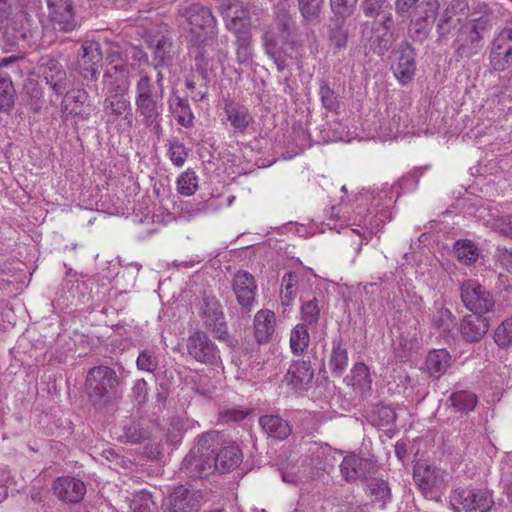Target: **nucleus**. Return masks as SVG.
<instances>
[{"label":"nucleus","instance_id":"obj_40","mask_svg":"<svg viewBox=\"0 0 512 512\" xmlns=\"http://www.w3.org/2000/svg\"><path fill=\"white\" fill-rule=\"evenodd\" d=\"M449 400L453 408L460 413H468L477 405V396L466 390L457 391L451 394Z\"/></svg>","mask_w":512,"mask_h":512},{"label":"nucleus","instance_id":"obj_64","mask_svg":"<svg viewBox=\"0 0 512 512\" xmlns=\"http://www.w3.org/2000/svg\"><path fill=\"white\" fill-rule=\"evenodd\" d=\"M133 395L138 404L144 403L147 399L148 385L144 379H138L133 386Z\"/></svg>","mask_w":512,"mask_h":512},{"label":"nucleus","instance_id":"obj_59","mask_svg":"<svg viewBox=\"0 0 512 512\" xmlns=\"http://www.w3.org/2000/svg\"><path fill=\"white\" fill-rule=\"evenodd\" d=\"M323 0H299V9L306 19H314L320 13Z\"/></svg>","mask_w":512,"mask_h":512},{"label":"nucleus","instance_id":"obj_39","mask_svg":"<svg viewBox=\"0 0 512 512\" xmlns=\"http://www.w3.org/2000/svg\"><path fill=\"white\" fill-rule=\"evenodd\" d=\"M345 23L346 20L341 18H331L330 20L329 39L331 44L337 49H342L347 44L348 29Z\"/></svg>","mask_w":512,"mask_h":512},{"label":"nucleus","instance_id":"obj_19","mask_svg":"<svg viewBox=\"0 0 512 512\" xmlns=\"http://www.w3.org/2000/svg\"><path fill=\"white\" fill-rule=\"evenodd\" d=\"M201 317L207 328L212 329L219 339L228 336L222 306L215 297L205 296L201 307Z\"/></svg>","mask_w":512,"mask_h":512},{"label":"nucleus","instance_id":"obj_4","mask_svg":"<svg viewBox=\"0 0 512 512\" xmlns=\"http://www.w3.org/2000/svg\"><path fill=\"white\" fill-rule=\"evenodd\" d=\"M178 13L185 19L190 33L197 42L205 43L217 35V20L210 8L200 3H192L180 7Z\"/></svg>","mask_w":512,"mask_h":512},{"label":"nucleus","instance_id":"obj_9","mask_svg":"<svg viewBox=\"0 0 512 512\" xmlns=\"http://www.w3.org/2000/svg\"><path fill=\"white\" fill-rule=\"evenodd\" d=\"M448 478L449 474L446 470L425 461H418L414 465L413 479L426 497L444 489Z\"/></svg>","mask_w":512,"mask_h":512},{"label":"nucleus","instance_id":"obj_56","mask_svg":"<svg viewBox=\"0 0 512 512\" xmlns=\"http://www.w3.org/2000/svg\"><path fill=\"white\" fill-rule=\"evenodd\" d=\"M188 428V423L185 419L181 417H173L170 421L168 428V438L169 440L176 444L184 434V432Z\"/></svg>","mask_w":512,"mask_h":512},{"label":"nucleus","instance_id":"obj_1","mask_svg":"<svg viewBox=\"0 0 512 512\" xmlns=\"http://www.w3.org/2000/svg\"><path fill=\"white\" fill-rule=\"evenodd\" d=\"M491 21L486 16L470 19L455 33L452 47L457 60H468L484 48L485 35L490 31Z\"/></svg>","mask_w":512,"mask_h":512},{"label":"nucleus","instance_id":"obj_22","mask_svg":"<svg viewBox=\"0 0 512 512\" xmlns=\"http://www.w3.org/2000/svg\"><path fill=\"white\" fill-rule=\"evenodd\" d=\"M54 495L66 503L80 502L86 493V485L83 481L71 477H58L52 486Z\"/></svg>","mask_w":512,"mask_h":512},{"label":"nucleus","instance_id":"obj_25","mask_svg":"<svg viewBox=\"0 0 512 512\" xmlns=\"http://www.w3.org/2000/svg\"><path fill=\"white\" fill-rule=\"evenodd\" d=\"M489 327L488 318L473 313L462 318L459 331L465 342L477 343L487 334Z\"/></svg>","mask_w":512,"mask_h":512},{"label":"nucleus","instance_id":"obj_14","mask_svg":"<svg viewBox=\"0 0 512 512\" xmlns=\"http://www.w3.org/2000/svg\"><path fill=\"white\" fill-rule=\"evenodd\" d=\"M231 285L237 303L245 313H249L256 300L257 284L254 276L239 270L234 274Z\"/></svg>","mask_w":512,"mask_h":512},{"label":"nucleus","instance_id":"obj_13","mask_svg":"<svg viewBox=\"0 0 512 512\" xmlns=\"http://www.w3.org/2000/svg\"><path fill=\"white\" fill-rule=\"evenodd\" d=\"M28 21V14L24 11L14 13L10 0H0V29L6 36L14 40H25L27 29L23 21Z\"/></svg>","mask_w":512,"mask_h":512},{"label":"nucleus","instance_id":"obj_20","mask_svg":"<svg viewBox=\"0 0 512 512\" xmlns=\"http://www.w3.org/2000/svg\"><path fill=\"white\" fill-rule=\"evenodd\" d=\"M440 4L438 0H423L413 10L411 31L420 38L427 37L430 24L435 19Z\"/></svg>","mask_w":512,"mask_h":512},{"label":"nucleus","instance_id":"obj_10","mask_svg":"<svg viewBox=\"0 0 512 512\" xmlns=\"http://www.w3.org/2000/svg\"><path fill=\"white\" fill-rule=\"evenodd\" d=\"M103 78L106 94H128L130 87V66L125 63L119 55H110L109 67Z\"/></svg>","mask_w":512,"mask_h":512},{"label":"nucleus","instance_id":"obj_21","mask_svg":"<svg viewBox=\"0 0 512 512\" xmlns=\"http://www.w3.org/2000/svg\"><path fill=\"white\" fill-rule=\"evenodd\" d=\"M135 106L136 112L142 117L143 125L159 135L162 131L163 100L135 98Z\"/></svg>","mask_w":512,"mask_h":512},{"label":"nucleus","instance_id":"obj_41","mask_svg":"<svg viewBox=\"0 0 512 512\" xmlns=\"http://www.w3.org/2000/svg\"><path fill=\"white\" fill-rule=\"evenodd\" d=\"M310 342V336L305 324H297L290 334V348L295 355L306 352Z\"/></svg>","mask_w":512,"mask_h":512},{"label":"nucleus","instance_id":"obj_8","mask_svg":"<svg viewBox=\"0 0 512 512\" xmlns=\"http://www.w3.org/2000/svg\"><path fill=\"white\" fill-rule=\"evenodd\" d=\"M464 306L476 315L492 312L495 307L493 294L476 280H466L460 286Z\"/></svg>","mask_w":512,"mask_h":512},{"label":"nucleus","instance_id":"obj_51","mask_svg":"<svg viewBox=\"0 0 512 512\" xmlns=\"http://www.w3.org/2000/svg\"><path fill=\"white\" fill-rule=\"evenodd\" d=\"M130 507L133 512H157V506L153 501L151 494L147 492H140L137 494L133 498Z\"/></svg>","mask_w":512,"mask_h":512},{"label":"nucleus","instance_id":"obj_38","mask_svg":"<svg viewBox=\"0 0 512 512\" xmlns=\"http://www.w3.org/2000/svg\"><path fill=\"white\" fill-rule=\"evenodd\" d=\"M350 384L353 389L360 394H364L371 389L372 380L369 368L364 363H356L353 366L351 370Z\"/></svg>","mask_w":512,"mask_h":512},{"label":"nucleus","instance_id":"obj_27","mask_svg":"<svg viewBox=\"0 0 512 512\" xmlns=\"http://www.w3.org/2000/svg\"><path fill=\"white\" fill-rule=\"evenodd\" d=\"M340 469L343 477L347 481L352 482L365 477L367 474L373 473L375 465L369 459L351 454L344 457Z\"/></svg>","mask_w":512,"mask_h":512},{"label":"nucleus","instance_id":"obj_12","mask_svg":"<svg viewBox=\"0 0 512 512\" xmlns=\"http://www.w3.org/2000/svg\"><path fill=\"white\" fill-rule=\"evenodd\" d=\"M469 7L465 0H452L443 11L438 24L437 31L440 37H447L452 32L469 22Z\"/></svg>","mask_w":512,"mask_h":512},{"label":"nucleus","instance_id":"obj_50","mask_svg":"<svg viewBox=\"0 0 512 512\" xmlns=\"http://www.w3.org/2000/svg\"><path fill=\"white\" fill-rule=\"evenodd\" d=\"M496 97L503 106L512 102V72L499 78Z\"/></svg>","mask_w":512,"mask_h":512},{"label":"nucleus","instance_id":"obj_47","mask_svg":"<svg viewBox=\"0 0 512 512\" xmlns=\"http://www.w3.org/2000/svg\"><path fill=\"white\" fill-rule=\"evenodd\" d=\"M494 341L500 348H508L512 345V316L495 329Z\"/></svg>","mask_w":512,"mask_h":512},{"label":"nucleus","instance_id":"obj_37","mask_svg":"<svg viewBox=\"0 0 512 512\" xmlns=\"http://www.w3.org/2000/svg\"><path fill=\"white\" fill-rule=\"evenodd\" d=\"M169 108L179 125L185 128L193 126L194 115L186 99L179 96H171Z\"/></svg>","mask_w":512,"mask_h":512},{"label":"nucleus","instance_id":"obj_43","mask_svg":"<svg viewBox=\"0 0 512 512\" xmlns=\"http://www.w3.org/2000/svg\"><path fill=\"white\" fill-rule=\"evenodd\" d=\"M224 24L226 29L236 36L251 34V16L248 8L243 9L240 16L227 19Z\"/></svg>","mask_w":512,"mask_h":512},{"label":"nucleus","instance_id":"obj_35","mask_svg":"<svg viewBox=\"0 0 512 512\" xmlns=\"http://www.w3.org/2000/svg\"><path fill=\"white\" fill-rule=\"evenodd\" d=\"M225 113L231 126L241 133H243L252 122V117L248 110L244 106L234 104L233 102L226 104Z\"/></svg>","mask_w":512,"mask_h":512},{"label":"nucleus","instance_id":"obj_5","mask_svg":"<svg viewBox=\"0 0 512 512\" xmlns=\"http://www.w3.org/2000/svg\"><path fill=\"white\" fill-rule=\"evenodd\" d=\"M119 385V378L114 369L108 366H97L89 370L86 378V389L93 401L110 399Z\"/></svg>","mask_w":512,"mask_h":512},{"label":"nucleus","instance_id":"obj_23","mask_svg":"<svg viewBox=\"0 0 512 512\" xmlns=\"http://www.w3.org/2000/svg\"><path fill=\"white\" fill-rule=\"evenodd\" d=\"M41 74L57 95H62L67 89V74L62 65L55 59L42 58L40 65Z\"/></svg>","mask_w":512,"mask_h":512},{"label":"nucleus","instance_id":"obj_46","mask_svg":"<svg viewBox=\"0 0 512 512\" xmlns=\"http://www.w3.org/2000/svg\"><path fill=\"white\" fill-rule=\"evenodd\" d=\"M15 89L10 78L0 75V111H8L14 103Z\"/></svg>","mask_w":512,"mask_h":512},{"label":"nucleus","instance_id":"obj_24","mask_svg":"<svg viewBox=\"0 0 512 512\" xmlns=\"http://www.w3.org/2000/svg\"><path fill=\"white\" fill-rule=\"evenodd\" d=\"M165 88L163 84V75L158 72L154 79L147 72L141 71L135 85V98L142 100H163Z\"/></svg>","mask_w":512,"mask_h":512},{"label":"nucleus","instance_id":"obj_6","mask_svg":"<svg viewBox=\"0 0 512 512\" xmlns=\"http://www.w3.org/2000/svg\"><path fill=\"white\" fill-rule=\"evenodd\" d=\"M454 509L464 512H489L494 505L492 493L485 488H458L450 497Z\"/></svg>","mask_w":512,"mask_h":512},{"label":"nucleus","instance_id":"obj_49","mask_svg":"<svg viewBox=\"0 0 512 512\" xmlns=\"http://www.w3.org/2000/svg\"><path fill=\"white\" fill-rule=\"evenodd\" d=\"M332 18H341L346 20L356 9L357 0H330Z\"/></svg>","mask_w":512,"mask_h":512},{"label":"nucleus","instance_id":"obj_62","mask_svg":"<svg viewBox=\"0 0 512 512\" xmlns=\"http://www.w3.org/2000/svg\"><path fill=\"white\" fill-rule=\"evenodd\" d=\"M172 43L169 38L166 36H162L157 39L155 44V57L160 61H165L169 57V52L171 49Z\"/></svg>","mask_w":512,"mask_h":512},{"label":"nucleus","instance_id":"obj_31","mask_svg":"<svg viewBox=\"0 0 512 512\" xmlns=\"http://www.w3.org/2000/svg\"><path fill=\"white\" fill-rule=\"evenodd\" d=\"M259 425L268 437L284 440L291 434L289 422L279 415H263L259 418Z\"/></svg>","mask_w":512,"mask_h":512},{"label":"nucleus","instance_id":"obj_11","mask_svg":"<svg viewBox=\"0 0 512 512\" xmlns=\"http://www.w3.org/2000/svg\"><path fill=\"white\" fill-rule=\"evenodd\" d=\"M187 353L197 362L214 365L220 360L216 344L203 331H196L187 339Z\"/></svg>","mask_w":512,"mask_h":512},{"label":"nucleus","instance_id":"obj_3","mask_svg":"<svg viewBox=\"0 0 512 512\" xmlns=\"http://www.w3.org/2000/svg\"><path fill=\"white\" fill-rule=\"evenodd\" d=\"M362 38L374 53L384 55L396 40L392 13H378L373 21L365 22L362 26Z\"/></svg>","mask_w":512,"mask_h":512},{"label":"nucleus","instance_id":"obj_44","mask_svg":"<svg viewBox=\"0 0 512 512\" xmlns=\"http://www.w3.org/2000/svg\"><path fill=\"white\" fill-rule=\"evenodd\" d=\"M367 491L371 496H374L376 500L383 501L386 503L391 498V491L388 483L380 478H370L366 481Z\"/></svg>","mask_w":512,"mask_h":512},{"label":"nucleus","instance_id":"obj_57","mask_svg":"<svg viewBox=\"0 0 512 512\" xmlns=\"http://www.w3.org/2000/svg\"><path fill=\"white\" fill-rule=\"evenodd\" d=\"M455 253L457 255V258L466 264L476 261L478 257L474 245H472L471 243H462L460 241L456 243Z\"/></svg>","mask_w":512,"mask_h":512},{"label":"nucleus","instance_id":"obj_30","mask_svg":"<svg viewBox=\"0 0 512 512\" xmlns=\"http://www.w3.org/2000/svg\"><path fill=\"white\" fill-rule=\"evenodd\" d=\"M273 31H265L263 34V46L266 54L273 60L277 70L282 72L286 68L288 54L282 46V41Z\"/></svg>","mask_w":512,"mask_h":512},{"label":"nucleus","instance_id":"obj_48","mask_svg":"<svg viewBox=\"0 0 512 512\" xmlns=\"http://www.w3.org/2000/svg\"><path fill=\"white\" fill-rule=\"evenodd\" d=\"M246 5L241 0H221L218 6V12L223 21L240 16Z\"/></svg>","mask_w":512,"mask_h":512},{"label":"nucleus","instance_id":"obj_28","mask_svg":"<svg viewBox=\"0 0 512 512\" xmlns=\"http://www.w3.org/2000/svg\"><path fill=\"white\" fill-rule=\"evenodd\" d=\"M166 512H195L199 507V496L184 486H179L170 494Z\"/></svg>","mask_w":512,"mask_h":512},{"label":"nucleus","instance_id":"obj_34","mask_svg":"<svg viewBox=\"0 0 512 512\" xmlns=\"http://www.w3.org/2000/svg\"><path fill=\"white\" fill-rule=\"evenodd\" d=\"M348 352L343 345L341 338L334 339L332 342V351L329 359V367L333 375L342 376L348 366Z\"/></svg>","mask_w":512,"mask_h":512},{"label":"nucleus","instance_id":"obj_53","mask_svg":"<svg viewBox=\"0 0 512 512\" xmlns=\"http://www.w3.org/2000/svg\"><path fill=\"white\" fill-rule=\"evenodd\" d=\"M137 368L142 371L153 373L158 368V359L153 351L142 350L136 361Z\"/></svg>","mask_w":512,"mask_h":512},{"label":"nucleus","instance_id":"obj_16","mask_svg":"<svg viewBox=\"0 0 512 512\" xmlns=\"http://www.w3.org/2000/svg\"><path fill=\"white\" fill-rule=\"evenodd\" d=\"M103 113L107 117V124L123 120L129 127L133 124V110L128 94H106L103 101Z\"/></svg>","mask_w":512,"mask_h":512},{"label":"nucleus","instance_id":"obj_17","mask_svg":"<svg viewBox=\"0 0 512 512\" xmlns=\"http://www.w3.org/2000/svg\"><path fill=\"white\" fill-rule=\"evenodd\" d=\"M49 18L55 29L71 32L78 27L75 10L71 0H46Z\"/></svg>","mask_w":512,"mask_h":512},{"label":"nucleus","instance_id":"obj_54","mask_svg":"<svg viewBox=\"0 0 512 512\" xmlns=\"http://www.w3.org/2000/svg\"><path fill=\"white\" fill-rule=\"evenodd\" d=\"M454 316L452 312L444 307H440L433 314V324L442 329L443 331H449L454 327Z\"/></svg>","mask_w":512,"mask_h":512},{"label":"nucleus","instance_id":"obj_58","mask_svg":"<svg viewBox=\"0 0 512 512\" xmlns=\"http://www.w3.org/2000/svg\"><path fill=\"white\" fill-rule=\"evenodd\" d=\"M169 157L172 163L181 167L188 156L186 147L178 141H169Z\"/></svg>","mask_w":512,"mask_h":512},{"label":"nucleus","instance_id":"obj_33","mask_svg":"<svg viewBox=\"0 0 512 512\" xmlns=\"http://www.w3.org/2000/svg\"><path fill=\"white\" fill-rule=\"evenodd\" d=\"M276 316L268 309L259 310L254 317L255 338L258 343H266L275 331Z\"/></svg>","mask_w":512,"mask_h":512},{"label":"nucleus","instance_id":"obj_32","mask_svg":"<svg viewBox=\"0 0 512 512\" xmlns=\"http://www.w3.org/2000/svg\"><path fill=\"white\" fill-rule=\"evenodd\" d=\"M314 376V371L308 361L293 362L285 376L288 385L295 389H302L308 385Z\"/></svg>","mask_w":512,"mask_h":512},{"label":"nucleus","instance_id":"obj_7","mask_svg":"<svg viewBox=\"0 0 512 512\" xmlns=\"http://www.w3.org/2000/svg\"><path fill=\"white\" fill-rule=\"evenodd\" d=\"M489 68L502 72L512 66V23L500 29L488 46Z\"/></svg>","mask_w":512,"mask_h":512},{"label":"nucleus","instance_id":"obj_2","mask_svg":"<svg viewBox=\"0 0 512 512\" xmlns=\"http://www.w3.org/2000/svg\"><path fill=\"white\" fill-rule=\"evenodd\" d=\"M216 445V434H203L197 444L184 458L180 473L188 478L198 479L212 474L216 468L213 462V446Z\"/></svg>","mask_w":512,"mask_h":512},{"label":"nucleus","instance_id":"obj_63","mask_svg":"<svg viewBox=\"0 0 512 512\" xmlns=\"http://www.w3.org/2000/svg\"><path fill=\"white\" fill-rule=\"evenodd\" d=\"M418 1L419 0H396V13L402 17L410 15L412 10L419 4Z\"/></svg>","mask_w":512,"mask_h":512},{"label":"nucleus","instance_id":"obj_26","mask_svg":"<svg viewBox=\"0 0 512 512\" xmlns=\"http://www.w3.org/2000/svg\"><path fill=\"white\" fill-rule=\"evenodd\" d=\"M87 99L88 93L83 89L67 92L61 102L63 118L68 119L69 116H75L80 120H87L90 115L89 110L85 106Z\"/></svg>","mask_w":512,"mask_h":512},{"label":"nucleus","instance_id":"obj_45","mask_svg":"<svg viewBox=\"0 0 512 512\" xmlns=\"http://www.w3.org/2000/svg\"><path fill=\"white\" fill-rule=\"evenodd\" d=\"M198 189V177L195 172L188 169L177 179V191L184 196L193 195Z\"/></svg>","mask_w":512,"mask_h":512},{"label":"nucleus","instance_id":"obj_29","mask_svg":"<svg viewBox=\"0 0 512 512\" xmlns=\"http://www.w3.org/2000/svg\"><path fill=\"white\" fill-rule=\"evenodd\" d=\"M218 441L213 446V462L216 470L221 473L235 469L242 461L240 448L235 444H228L217 452Z\"/></svg>","mask_w":512,"mask_h":512},{"label":"nucleus","instance_id":"obj_18","mask_svg":"<svg viewBox=\"0 0 512 512\" xmlns=\"http://www.w3.org/2000/svg\"><path fill=\"white\" fill-rule=\"evenodd\" d=\"M396 61L392 70L396 79L403 85L409 83L416 70L415 52L407 40H403L395 51Z\"/></svg>","mask_w":512,"mask_h":512},{"label":"nucleus","instance_id":"obj_60","mask_svg":"<svg viewBox=\"0 0 512 512\" xmlns=\"http://www.w3.org/2000/svg\"><path fill=\"white\" fill-rule=\"evenodd\" d=\"M237 41V58L240 63H244L250 60L251 58V47L250 40L251 34L236 36Z\"/></svg>","mask_w":512,"mask_h":512},{"label":"nucleus","instance_id":"obj_52","mask_svg":"<svg viewBox=\"0 0 512 512\" xmlns=\"http://www.w3.org/2000/svg\"><path fill=\"white\" fill-rule=\"evenodd\" d=\"M302 320L305 325H316L320 317V308L316 298L306 301L301 306Z\"/></svg>","mask_w":512,"mask_h":512},{"label":"nucleus","instance_id":"obj_55","mask_svg":"<svg viewBox=\"0 0 512 512\" xmlns=\"http://www.w3.org/2000/svg\"><path fill=\"white\" fill-rule=\"evenodd\" d=\"M319 94L322 105L327 110L335 111L339 108L338 95L335 93L333 89L330 88V86L327 83L323 82L320 85Z\"/></svg>","mask_w":512,"mask_h":512},{"label":"nucleus","instance_id":"obj_61","mask_svg":"<svg viewBox=\"0 0 512 512\" xmlns=\"http://www.w3.org/2000/svg\"><path fill=\"white\" fill-rule=\"evenodd\" d=\"M387 4V0H363L361 8L367 17L378 16V13H385L382 8Z\"/></svg>","mask_w":512,"mask_h":512},{"label":"nucleus","instance_id":"obj_36","mask_svg":"<svg viewBox=\"0 0 512 512\" xmlns=\"http://www.w3.org/2000/svg\"><path fill=\"white\" fill-rule=\"evenodd\" d=\"M451 365V355L446 349L430 351L426 357L428 372L435 377H440Z\"/></svg>","mask_w":512,"mask_h":512},{"label":"nucleus","instance_id":"obj_42","mask_svg":"<svg viewBox=\"0 0 512 512\" xmlns=\"http://www.w3.org/2000/svg\"><path fill=\"white\" fill-rule=\"evenodd\" d=\"M299 282L298 274L294 272L286 273L281 280V303L284 306H290L297 294V285Z\"/></svg>","mask_w":512,"mask_h":512},{"label":"nucleus","instance_id":"obj_15","mask_svg":"<svg viewBox=\"0 0 512 512\" xmlns=\"http://www.w3.org/2000/svg\"><path fill=\"white\" fill-rule=\"evenodd\" d=\"M103 55L100 44L95 41L84 42L78 51L77 66L84 79L96 81Z\"/></svg>","mask_w":512,"mask_h":512}]
</instances>
